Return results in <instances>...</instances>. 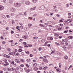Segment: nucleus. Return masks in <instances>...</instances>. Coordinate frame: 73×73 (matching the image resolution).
Returning a JSON list of instances; mask_svg holds the SVG:
<instances>
[{"label":"nucleus","instance_id":"obj_1","mask_svg":"<svg viewBox=\"0 0 73 73\" xmlns=\"http://www.w3.org/2000/svg\"><path fill=\"white\" fill-rule=\"evenodd\" d=\"M14 6L15 7L18 8L21 6V4L19 3H15L14 4Z\"/></svg>","mask_w":73,"mask_h":73},{"label":"nucleus","instance_id":"obj_2","mask_svg":"<svg viewBox=\"0 0 73 73\" xmlns=\"http://www.w3.org/2000/svg\"><path fill=\"white\" fill-rule=\"evenodd\" d=\"M58 56H59V54H55L53 55V57L54 58H58Z\"/></svg>","mask_w":73,"mask_h":73},{"label":"nucleus","instance_id":"obj_3","mask_svg":"<svg viewBox=\"0 0 73 73\" xmlns=\"http://www.w3.org/2000/svg\"><path fill=\"white\" fill-rule=\"evenodd\" d=\"M41 10H44V9H45V6L44 5H42L41 7Z\"/></svg>","mask_w":73,"mask_h":73},{"label":"nucleus","instance_id":"obj_4","mask_svg":"<svg viewBox=\"0 0 73 73\" xmlns=\"http://www.w3.org/2000/svg\"><path fill=\"white\" fill-rule=\"evenodd\" d=\"M24 69H25V71L27 73H29V72H30V70H27V69L26 68H24Z\"/></svg>","mask_w":73,"mask_h":73},{"label":"nucleus","instance_id":"obj_5","mask_svg":"<svg viewBox=\"0 0 73 73\" xmlns=\"http://www.w3.org/2000/svg\"><path fill=\"white\" fill-rule=\"evenodd\" d=\"M46 28L47 29V30H48V31H49V30H50V26H47L46 27Z\"/></svg>","mask_w":73,"mask_h":73},{"label":"nucleus","instance_id":"obj_6","mask_svg":"<svg viewBox=\"0 0 73 73\" xmlns=\"http://www.w3.org/2000/svg\"><path fill=\"white\" fill-rule=\"evenodd\" d=\"M11 11L12 12H15V11H16V9L15 8H12L11 9Z\"/></svg>","mask_w":73,"mask_h":73},{"label":"nucleus","instance_id":"obj_7","mask_svg":"<svg viewBox=\"0 0 73 73\" xmlns=\"http://www.w3.org/2000/svg\"><path fill=\"white\" fill-rule=\"evenodd\" d=\"M25 3L26 5H29L30 4V2L28 1H26L25 2Z\"/></svg>","mask_w":73,"mask_h":73},{"label":"nucleus","instance_id":"obj_8","mask_svg":"<svg viewBox=\"0 0 73 73\" xmlns=\"http://www.w3.org/2000/svg\"><path fill=\"white\" fill-rule=\"evenodd\" d=\"M7 70H8V71H9V72H11L12 71V69L10 68H7Z\"/></svg>","mask_w":73,"mask_h":73},{"label":"nucleus","instance_id":"obj_9","mask_svg":"<svg viewBox=\"0 0 73 73\" xmlns=\"http://www.w3.org/2000/svg\"><path fill=\"white\" fill-rule=\"evenodd\" d=\"M43 61L44 62H48V60L46 59H44L43 60Z\"/></svg>","mask_w":73,"mask_h":73},{"label":"nucleus","instance_id":"obj_10","mask_svg":"<svg viewBox=\"0 0 73 73\" xmlns=\"http://www.w3.org/2000/svg\"><path fill=\"white\" fill-rule=\"evenodd\" d=\"M1 18L2 19H5V16H1Z\"/></svg>","mask_w":73,"mask_h":73},{"label":"nucleus","instance_id":"obj_11","mask_svg":"<svg viewBox=\"0 0 73 73\" xmlns=\"http://www.w3.org/2000/svg\"><path fill=\"white\" fill-rule=\"evenodd\" d=\"M33 52H34V53H37V51H36V49H34L33 50Z\"/></svg>","mask_w":73,"mask_h":73},{"label":"nucleus","instance_id":"obj_12","mask_svg":"<svg viewBox=\"0 0 73 73\" xmlns=\"http://www.w3.org/2000/svg\"><path fill=\"white\" fill-rule=\"evenodd\" d=\"M34 70L35 71H36L38 70V68L37 67H35L34 68Z\"/></svg>","mask_w":73,"mask_h":73},{"label":"nucleus","instance_id":"obj_13","mask_svg":"<svg viewBox=\"0 0 73 73\" xmlns=\"http://www.w3.org/2000/svg\"><path fill=\"white\" fill-rule=\"evenodd\" d=\"M68 58V56H64V59H65V60H67Z\"/></svg>","mask_w":73,"mask_h":73},{"label":"nucleus","instance_id":"obj_14","mask_svg":"<svg viewBox=\"0 0 73 73\" xmlns=\"http://www.w3.org/2000/svg\"><path fill=\"white\" fill-rule=\"evenodd\" d=\"M4 9V7H2L0 5V9L2 10V9Z\"/></svg>","mask_w":73,"mask_h":73},{"label":"nucleus","instance_id":"obj_15","mask_svg":"<svg viewBox=\"0 0 73 73\" xmlns=\"http://www.w3.org/2000/svg\"><path fill=\"white\" fill-rule=\"evenodd\" d=\"M15 70V71H16V72H18V70H19V68L18 67Z\"/></svg>","mask_w":73,"mask_h":73},{"label":"nucleus","instance_id":"obj_16","mask_svg":"<svg viewBox=\"0 0 73 73\" xmlns=\"http://www.w3.org/2000/svg\"><path fill=\"white\" fill-rule=\"evenodd\" d=\"M17 38H19V34L16 35L15 36Z\"/></svg>","mask_w":73,"mask_h":73},{"label":"nucleus","instance_id":"obj_17","mask_svg":"<svg viewBox=\"0 0 73 73\" xmlns=\"http://www.w3.org/2000/svg\"><path fill=\"white\" fill-rule=\"evenodd\" d=\"M33 2L34 3H36L37 2V0H33Z\"/></svg>","mask_w":73,"mask_h":73},{"label":"nucleus","instance_id":"obj_18","mask_svg":"<svg viewBox=\"0 0 73 73\" xmlns=\"http://www.w3.org/2000/svg\"><path fill=\"white\" fill-rule=\"evenodd\" d=\"M11 69L12 70V71H15V68H11Z\"/></svg>","mask_w":73,"mask_h":73},{"label":"nucleus","instance_id":"obj_19","mask_svg":"<svg viewBox=\"0 0 73 73\" xmlns=\"http://www.w3.org/2000/svg\"><path fill=\"white\" fill-rule=\"evenodd\" d=\"M28 27H32V24H29L28 25Z\"/></svg>","mask_w":73,"mask_h":73},{"label":"nucleus","instance_id":"obj_20","mask_svg":"<svg viewBox=\"0 0 73 73\" xmlns=\"http://www.w3.org/2000/svg\"><path fill=\"white\" fill-rule=\"evenodd\" d=\"M37 66V64L36 63H35L33 65V66Z\"/></svg>","mask_w":73,"mask_h":73},{"label":"nucleus","instance_id":"obj_21","mask_svg":"<svg viewBox=\"0 0 73 73\" xmlns=\"http://www.w3.org/2000/svg\"><path fill=\"white\" fill-rule=\"evenodd\" d=\"M42 42H45V40L44 39H42L41 40Z\"/></svg>","mask_w":73,"mask_h":73},{"label":"nucleus","instance_id":"obj_22","mask_svg":"<svg viewBox=\"0 0 73 73\" xmlns=\"http://www.w3.org/2000/svg\"><path fill=\"white\" fill-rule=\"evenodd\" d=\"M48 67H47V66H46V67H44L43 68V69H44L45 70V69H48Z\"/></svg>","mask_w":73,"mask_h":73},{"label":"nucleus","instance_id":"obj_23","mask_svg":"<svg viewBox=\"0 0 73 73\" xmlns=\"http://www.w3.org/2000/svg\"><path fill=\"white\" fill-rule=\"evenodd\" d=\"M69 7V4H67L66 5V7H67V8H68Z\"/></svg>","mask_w":73,"mask_h":73},{"label":"nucleus","instance_id":"obj_24","mask_svg":"<svg viewBox=\"0 0 73 73\" xmlns=\"http://www.w3.org/2000/svg\"><path fill=\"white\" fill-rule=\"evenodd\" d=\"M59 70L57 69L56 70V71L58 72V73H60V72H61L60 71H59Z\"/></svg>","mask_w":73,"mask_h":73},{"label":"nucleus","instance_id":"obj_25","mask_svg":"<svg viewBox=\"0 0 73 73\" xmlns=\"http://www.w3.org/2000/svg\"><path fill=\"white\" fill-rule=\"evenodd\" d=\"M68 30H66V31H64V33H67V32H68Z\"/></svg>","mask_w":73,"mask_h":73},{"label":"nucleus","instance_id":"obj_26","mask_svg":"<svg viewBox=\"0 0 73 73\" xmlns=\"http://www.w3.org/2000/svg\"><path fill=\"white\" fill-rule=\"evenodd\" d=\"M20 27L21 29V31H22V29H23V26H20Z\"/></svg>","mask_w":73,"mask_h":73},{"label":"nucleus","instance_id":"obj_27","mask_svg":"<svg viewBox=\"0 0 73 73\" xmlns=\"http://www.w3.org/2000/svg\"><path fill=\"white\" fill-rule=\"evenodd\" d=\"M7 50L8 51H11V49L9 48H7Z\"/></svg>","mask_w":73,"mask_h":73},{"label":"nucleus","instance_id":"obj_28","mask_svg":"<svg viewBox=\"0 0 73 73\" xmlns=\"http://www.w3.org/2000/svg\"><path fill=\"white\" fill-rule=\"evenodd\" d=\"M30 60H31V59H27V62H29V61H30Z\"/></svg>","mask_w":73,"mask_h":73},{"label":"nucleus","instance_id":"obj_29","mask_svg":"<svg viewBox=\"0 0 73 73\" xmlns=\"http://www.w3.org/2000/svg\"><path fill=\"white\" fill-rule=\"evenodd\" d=\"M62 48L63 49H66V47L65 46H63Z\"/></svg>","mask_w":73,"mask_h":73},{"label":"nucleus","instance_id":"obj_30","mask_svg":"<svg viewBox=\"0 0 73 73\" xmlns=\"http://www.w3.org/2000/svg\"><path fill=\"white\" fill-rule=\"evenodd\" d=\"M49 73H54V72L52 71H50L49 72Z\"/></svg>","mask_w":73,"mask_h":73},{"label":"nucleus","instance_id":"obj_31","mask_svg":"<svg viewBox=\"0 0 73 73\" xmlns=\"http://www.w3.org/2000/svg\"><path fill=\"white\" fill-rule=\"evenodd\" d=\"M6 57H7V58H9V57H10V56H8V55H6Z\"/></svg>","mask_w":73,"mask_h":73},{"label":"nucleus","instance_id":"obj_32","mask_svg":"<svg viewBox=\"0 0 73 73\" xmlns=\"http://www.w3.org/2000/svg\"><path fill=\"white\" fill-rule=\"evenodd\" d=\"M19 52H22V49H19Z\"/></svg>","mask_w":73,"mask_h":73},{"label":"nucleus","instance_id":"obj_33","mask_svg":"<svg viewBox=\"0 0 73 73\" xmlns=\"http://www.w3.org/2000/svg\"><path fill=\"white\" fill-rule=\"evenodd\" d=\"M9 3H11V4H12V3H13V1H12V0H11L9 2Z\"/></svg>","mask_w":73,"mask_h":73},{"label":"nucleus","instance_id":"obj_34","mask_svg":"<svg viewBox=\"0 0 73 73\" xmlns=\"http://www.w3.org/2000/svg\"><path fill=\"white\" fill-rule=\"evenodd\" d=\"M58 6H61V3H58Z\"/></svg>","mask_w":73,"mask_h":73},{"label":"nucleus","instance_id":"obj_35","mask_svg":"<svg viewBox=\"0 0 73 73\" xmlns=\"http://www.w3.org/2000/svg\"><path fill=\"white\" fill-rule=\"evenodd\" d=\"M25 34L26 35H28L29 34V32H25Z\"/></svg>","mask_w":73,"mask_h":73},{"label":"nucleus","instance_id":"obj_36","mask_svg":"<svg viewBox=\"0 0 73 73\" xmlns=\"http://www.w3.org/2000/svg\"><path fill=\"white\" fill-rule=\"evenodd\" d=\"M41 49H42L41 47L39 48L38 50H39V51H40V50H41Z\"/></svg>","mask_w":73,"mask_h":73},{"label":"nucleus","instance_id":"obj_37","mask_svg":"<svg viewBox=\"0 0 73 73\" xmlns=\"http://www.w3.org/2000/svg\"><path fill=\"white\" fill-rule=\"evenodd\" d=\"M19 49H22V48H23V47H21V46H19Z\"/></svg>","mask_w":73,"mask_h":73},{"label":"nucleus","instance_id":"obj_38","mask_svg":"<svg viewBox=\"0 0 73 73\" xmlns=\"http://www.w3.org/2000/svg\"><path fill=\"white\" fill-rule=\"evenodd\" d=\"M19 53H17V54H16V56H19Z\"/></svg>","mask_w":73,"mask_h":73},{"label":"nucleus","instance_id":"obj_39","mask_svg":"<svg viewBox=\"0 0 73 73\" xmlns=\"http://www.w3.org/2000/svg\"><path fill=\"white\" fill-rule=\"evenodd\" d=\"M69 38H72L73 37L72 36H70L68 37Z\"/></svg>","mask_w":73,"mask_h":73},{"label":"nucleus","instance_id":"obj_40","mask_svg":"<svg viewBox=\"0 0 73 73\" xmlns=\"http://www.w3.org/2000/svg\"><path fill=\"white\" fill-rule=\"evenodd\" d=\"M38 33H41V31L40 30H39L38 31Z\"/></svg>","mask_w":73,"mask_h":73},{"label":"nucleus","instance_id":"obj_41","mask_svg":"<svg viewBox=\"0 0 73 73\" xmlns=\"http://www.w3.org/2000/svg\"><path fill=\"white\" fill-rule=\"evenodd\" d=\"M59 65V68H61V67L60 66H61V63H60Z\"/></svg>","mask_w":73,"mask_h":73},{"label":"nucleus","instance_id":"obj_42","mask_svg":"<svg viewBox=\"0 0 73 73\" xmlns=\"http://www.w3.org/2000/svg\"><path fill=\"white\" fill-rule=\"evenodd\" d=\"M19 59H15V62H17V61Z\"/></svg>","mask_w":73,"mask_h":73},{"label":"nucleus","instance_id":"obj_43","mask_svg":"<svg viewBox=\"0 0 73 73\" xmlns=\"http://www.w3.org/2000/svg\"><path fill=\"white\" fill-rule=\"evenodd\" d=\"M50 15V16H53V13H51Z\"/></svg>","mask_w":73,"mask_h":73},{"label":"nucleus","instance_id":"obj_44","mask_svg":"<svg viewBox=\"0 0 73 73\" xmlns=\"http://www.w3.org/2000/svg\"><path fill=\"white\" fill-rule=\"evenodd\" d=\"M67 21H70V22H71L72 21V20L70 19H67Z\"/></svg>","mask_w":73,"mask_h":73},{"label":"nucleus","instance_id":"obj_45","mask_svg":"<svg viewBox=\"0 0 73 73\" xmlns=\"http://www.w3.org/2000/svg\"><path fill=\"white\" fill-rule=\"evenodd\" d=\"M14 33V32L12 31H11V34H13V33Z\"/></svg>","mask_w":73,"mask_h":73},{"label":"nucleus","instance_id":"obj_46","mask_svg":"<svg viewBox=\"0 0 73 73\" xmlns=\"http://www.w3.org/2000/svg\"><path fill=\"white\" fill-rule=\"evenodd\" d=\"M26 53L27 54H29V51H27Z\"/></svg>","mask_w":73,"mask_h":73},{"label":"nucleus","instance_id":"obj_47","mask_svg":"<svg viewBox=\"0 0 73 73\" xmlns=\"http://www.w3.org/2000/svg\"><path fill=\"white\" fill-rule=\"evenodd\" d=\"M23 44L24 45H26V44H27V42H23Z\"/></svg>","mask_w":73,"mask_h":73},{"label":"nucleus","instance_id":"obj_48","mask_svg":"<svg viewBox=\"0 0 73 73\" xmlns=\"http://www.w3.org/2000/svg\"><path fill=\"white\" fill-rule=\"evenodd\" d=\"M24 15H25V16H27V12H25L24 13Z\"/></svg>","mask_w":73,"mask_h":73},{"label":"nucleus","instance_id":"obj_49","mask_svg":"<svg viewBox=\"0 0 73 73\" xmlns=\"http://www.w3.org/2000/svg\"><path fill=\"white\" fill-rule=\"evenodd\" d=\"M36 8V7H35L33 8V10H35V9Z\"/></svg>","mask_w":73,"mask_h":73},{"label":"nucleus","instance_id":"obj_50","mask_svg":"<svg viewBox=\"0 0 73 73\" xmlns=\"http://www.w3.org/2000/svg\"><path fill=\"white\" fill-rule=\"evenodd\" d=\"M30 57H33V55H32V54H30Z\"/></svg>","mask_w":73,"mask_h":73},{"label":"nucleus","instance_id":"obj_51","mask_svg":"<svg viewBox=\"0 0 73 73\" xmlns=\"http://www.w3.org/2000/svg\"><path fill=\"white\" fill-rule=\"evenodd\" d=\"M38 37H33V38L35 39V38H38Z\"/></svg>","mask_w":73,"mask_h":73},{"label":"nucleus","instance_id":"obj_52","mask_svg":"<svg viewBox=\"0 0 73 73\" xmlns=\"http://www.w3.org/2000/svg\"><path fill=\"white\" fill-rule=\"evenodd\" d=\"M11 15L12 16H15V14L14 13H11Z\"/></svg>","mask_w":73,"mask_h":73},{"label":"nucleus","instance_id":"obj_53","mask_svg":"<svg viewBox=\"0 0 73 73\" xmlns=\"http://www.w3.org/2000/svg\"><path fill=\"white\" fill-rule=\"evenodd\" d=\"M14 61H12L11 62V64H14Z\"/></svg>","mask_w":73,"mask_h":73},{"label":"nucleus","instance_id":"obj_54","mask_svg":"<svg viewBox=\"0 0 73 73\" xmlns=\"http://www.w3.org/2000/svg\"><path fill=\"white\" fill-rule=\"evenodd\" d=\"M21 61H22V62H24V60L23 59H21Z\"/></svg>","mask_w":73,"mask_h":73},{"label":"nucleus","instance_id":"obj_55","mask_svg":"<svg viewBox=\"0 0 73 73\" xmlns=\"http://www.w3.org/2000/svg\"><path fill=\"white\" fill-rule=\"evenodd\" d=\"M33 35L34 36H36V34L35 33H33Z\"/></svg>","mask_w":73,"mask_h":73},{"label":"nucleus","instance_id":"obj_56","mask_svg":"<svg viewBox=\"0 0 73 73\" xmlns=\"http://www.w3.org/2000/svg\"><path fill=\"white\" fill-rule=\"evenodd\" d=\"M24 65L23 64H22L21 65V67H24Z\"/></svg>","mask_w":73,"mask_h":73},{"label":"nucleus","instance_id":"obj_57","mask_svg":"<svg viewBox=\"0 0 73 73\" xmlns=\"http://www.w3.org/2000/svg\"><path fill=\"white\" fill-rule=\"evenodd\" d=\"M11 46H15V44H13V43H11Z\"/></svg>","mask_w":73,"mask_h":73},{"label":"nucleus","instance_id":"obj_58","mask_svg":"<svg viewBox=\"0 0 73 73\" xmlns=\"http://www.w3.org/2000/svg\"><path fill=\"white\" fill-rule=\"evenodd\" d=\"M29 19H31V20H32V18L31 17H29Z\"/></svg>","mask_w":73,"mask_h":73},{"label":"nucleus","instance_id":"obj_59","mask_svg":"<svg viewBox=\"0 0 73 73\" xmlns=\"http://www.w3.org/2000/svg\"><path fill=\"white\" fill-rule=\"evenodd\" d=\"M14 22H15V21H12V24H13V23H14Z\"/></svg>","mask_w":73,"mask_h":73},{"label":"nucleus","instance_id":"obj_60","mask_svg":"<svg viewBox=\"0 0 73 73\" xmlns=\"http://www.w3.org/2000/svg\"><path fill=\"white\" fill-rule=\"evenodd\" d=\"M19 24L20 25H21V26H23V24H22V23H19Z\"/></svg>","mask_w":73,"mask_h":73},{"label":"nucleus","instance_id":"obj_61","mask_svg":"<svg viewBox=\"0 0 73 73\" xmlns=\"http://www.w3.org/2000/svg\"><path fill=\"white\" fill-rule=\"evenodd\" d=\"M7 18H9V15H7Z\"/></svg>","mask_w":73,"mask_h":73},{"label":"nucleus","instance_id":"obj_62","mask_svg":"<svg viewBox=\"0 0 73 73\" xmlns=\"http://www.w3.org/2000/svg\"><path fill=\"white\" fill-rule=\"evenodd\" d=\"M2 44H5L6 43L4 42V41H3L2 42Z\"/></svg>","mask_w":73,"mask_h":73},{"label":"nucleus","instance_id":"obj_63","mask_svg":"<svg viewBox=\"0 0 73 73\" xmlns=\"http://www.w3.org/2000/svg\"><path fill=\"white\" fill-rule=\"evenodd\" d=\"M19 60L17 61V63H18V64H19V63H20V61H19Z\"/></svg>","mask_w":73,"mask_h":73},{"label":"nucleus","instance_id":"obj_64","mask_svg":"<svg viewBox=\"0 0 73 73\" xmlns=\"http://www.w3.org/2000/svg\"><path fill=\"white\" fill-rule=\"evenodd\" d=\"M39 58L40 59H43V58L42 57H39Z\"/></svg>","mask_w":73,"mask_h":73}]
</instances>
